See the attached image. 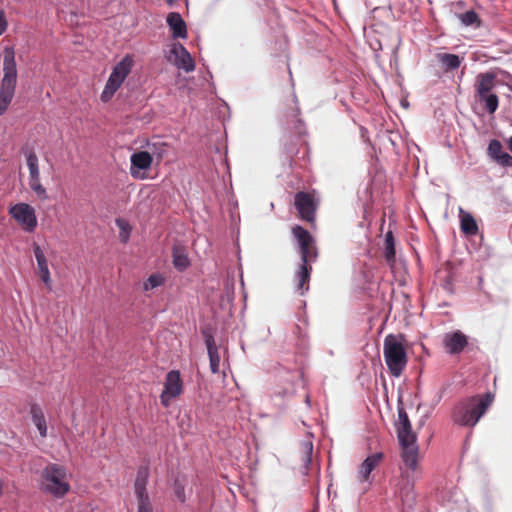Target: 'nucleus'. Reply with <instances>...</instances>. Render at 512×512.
Instances as JSON below:
<instances>
[{
	"mask_svg": "<svg viewBox=\"0 0 512 512\" xmlns=\"http://www.w3.org/2000/svg\"><path fill=\"white\" fill-rule=\"evenodd\" d=\"M292 232L297 239L301 257V265L295 275V279L297 281V290L303 294L304 291L308 290V286L304 287V285L310 279L311 267L309 263L315 261L317 258V251L314 245V239L306 229L298 225L293 228Z\"/></svg>",
	"mask_w": 512,
	"mask_h": 512,
	"instance_id": "nucleus-1",
	"label": "nucleus"
},
{
	"mask_svg": "<svg viewBox=\"0 0 512 512\" xmlns=\"http://www.w3.org/2000/svg\"><path fill=\"white\" fill-rule=\"evenodd\" d=\"M491 402L492 396L489 393L482 397L472 396L462 399L454 406L452 419L461 426H475Z\"/></svg>",
	"mask_w": 512,
	"mask_h": 512,
	"instance_id": "nucleus-2",
	"label": "nucleus"
},
{
	"mask_svg": "<svg viewBox=\"0 0 512 512\" xmlns=\"http://www.w3.org/2000/svg\"><path fill=\"white\" fill-rule=\"evenodd\" d=\"M17 84V65L13 47L4 49L3 77L0 84V115H3L11 103Z\"/></svg>",
	"mask_w": 512,
	"mask_h": 512,
	"instance_id": "nucleus-3",
	"label": "nucleus"
},
{
	"mask_svg": "<svg viewBox=\"0 0 512 512\" xmlns=\"http://www.w3.org/2000/svg\"><path fill=\"white\" fill-rule=\"evenodd\" d=\"M383 357L390 374L400 377L408 363L406 349L402 337L388 334L383 342Z\"/></svg>",
	"mask_w": 512,
	"mask_h": 512,
	"instance_id": "nucleus-4",
	"label": "nucleus"
},
{
	"mask_svg": "<svg viewBox=\"0 0 512 512\" xmlns=\"http://www.w3.org/2000/svg\"><path fill=\"white\" fill-rule=\"evenodd\" d=\"M42 490L55 498H63L70 491L69 475L64 466L50 463L41 474Z\"/></svg>",
	"mask_w": 512,
	"mask_h": 512,
	"instance_id": "nucleus-5",
	"label": "nucleus"
},
{
	"mask_svg": "<svg viewBox=\"0 0 512 512\" xmlns=\"http://www.w3.org/2000/svg\"><path fill=\"white\" fill-rule=\"evenodd\" d=\"M496 86V74L494 72L479 73L475 78V98L484 104L489 114L496 112L499 106L498 96L493 93Z\"/></svg>",
	"mask_w": 512,
	"mask_h": 512,
	"instance_id": "nucleus-6",
	"label": "nucleus"
},
{
	"mask_svg": "<svg viewBox=\"0 0 512 512\" xmlns=\"http://www.w3.org/2000/svg\"><path fill=\"white\" fill-rule=\"evenodd\" d=\"M133 65V57L127 54L113 67L100 95V99L103 102H108L112 99L116 91L121 87L122 83L131 72Z\"/></svg>",
	"mask_w": 512,
	"mask_h": 512,
	"instance_id": "nucleus-7",
	"label": "nucleus"
},
{
	"mask_svg": "<svg viewBox=\"0 0 512 512\" xmlns=\"http://www.w3.org/2000/svg\"><path fill=\"white\" fill-rule=\"evenodd\" d=\"M10 216L28 233L34 232L38 221L35 209L27 203H16L9 208Z\"/></svg>",
	"mask_w": 512,
	"mask_h": 512,
	"instance_id": "nucleus-8",
	"label": "nucleus"
},
{
	"mask_svg": "<svg viewBox=\"0 0 512 512\" xmlns=\"http://www.w3.org/2000/svg\"><path fill=\"white\" fill-rule=\"evenodd\" d=\"M26 164L29 170V187L41 200L48 199L45 187L40 182V171L38 157L34 150L27 149L25 152Z\"/></svg>",
	"mask_w": 512,
	"mask_h": 512,
	"instance_id": "nucleus-9",
	"label": "nucleus"
},
{
	"mask_svg": "<svg viewBox=\"0 0 512 512\" xmlns=\"http://www.w3.org/2000/svg\"><path fill=\"white\" fill-rule=\"evenodd\" d=\"M183 391V382L178 370H171L167 373L164 382V389L160 395V402L164 407H168L171 401L181 395Z\"/></svg>",
	"mask_w": 512,
	"mask_h": 512,
	"instance_id": "nucleus-10",
	"label": "nucleus"
},
{
	"mask_svg": "<svg viewBox=\"0 0 512 512\" xmlns=\"http://www.w3.org/2000/svg\"><path fill=\"white\" fill-rule=\"evenodd\" d=\"M446 353L458 355L468 345V337L460 330L445 333L442 340Z\"/></svg>",
	"mask_w": 512,
	"mask_h": 512,
	"instance_id": "nucleus-11",
	"label": "nucleus"
},
{
	"mask_svg": "<svg viewBox=\"0 0 512 512\" xmlns=\"http://www.w3.org/2000/svg\"><path fill=\"white\" fill-rule=\"evenodd\" d=\"M295 207L300 217L307 221L312 222L315 219V205L313 198L306 192H298L294 197Z\"/></svg>",
	"mask_w": 512,
	"mask_h": 512,
	"instance_id": "nucleus-12",
	"label": "nucleus"
},
{
	"mask_svg": "<svg viewBox=\"0 0 512 512\" xmlns=\"http://www.w3.org/2000/svg\"><path fill=\"white\" fill-rule=\"evenodd\" d=\"M171 54L174 56V64L185 72H192L195 63L187 49L180 43L172 45Z\"/></svg>",
	"mask_w": 512,
	"mask_h": 512,
	"instance_id": "nucleus-13",
	"label": "nucleus"
},
{
	"mask_svg": "<svg viewBox=\"0 0 512 512\" xmlns=\"http://www.w3.org/2000/svg\"><path fill=\"white\" fill-rule=\"evenodd\" d=\"M382 458V453H374L372 455H369L360 464L357 472V478L360 483H368V485H371L372 481L370 479V475L372 471L378 466Z\"/></svg>",
	"mask_w": 512,
	"mask_h": 512,
	"instance_id": "nucleus-14",
	"label": "nucleus"
},
{
	"mask_svg": "<svg viewBox=\"0 0 512 512\" xmlns=\"http://www.w3.org/2000/svg\"><path fill=\"white\" fill-rule=\"evenodd\" d=\"M150 477V469L148 465H141L137 470L134 481V494L137 500L150 499L147 485Z\"/></svg>",
	"mask_w": 512,
	"mask_h": 512,
	"instance_id": "nucleus-15",
	"label": "nucleus"
},
{
	"mask_svg": "<svg viewBox=\"0 0 512 512\" xmlns=\"http://www.w3.org/2000/svg\"><path fill=\"white\" fill-rule=\"evenodd\" d=\"M33 252H34V256L37 261V268H38L40 278L43 281V283L45 284V286L47 287V289L49 291H51L52 290V281H51V277H50L48 262L44 255V252L41 249V247L36 243H34V245H33Z\"/></svg>",
	"mask_w": 512,
	"mask_h": 512,
	"instance_id": "nucleus-16",
	"label": "nucleus"
},
{
	"mask_svg": "<svg viewBox=\"0 0 512 512\" xmlns=\"http://www.w3.org/2000/svg\"><path fill=\"white\" fill-rule=\"evenodd\" d=\"M130 173L136 177L141 170H147L152 164V155L149 151L135 152L130 157Z\"/></svg>",
	"mask_w": 512,
	"mask_h": 512,
	"instance_id": "nucleus-17",
	"label": "nucleus"
},
{
	"mask_svg": "<svg viewBox=\"0 0 512 512\" xmlns=\"http://www.w3.org/2000/svg\"><path fill=\"white\" fill-rule=\"evenodd\" d=\"M435 58L440 65L443 72L448 73L457 70L463 60L464 57H460L457 54L446 53V52H438L435 54Z\"/></svg>",
	"mask_w": 512,
	"mask_h": 512,
	"instance_id": "nucleus-18",
	"label": "nucleus"
},
{
	"mask_svg": "<svg viewBox=\"0 0 512 512\" xmlns=\"http://www.w3.org/2000/svg\"><path fill=\"white\" fill-rule=\"evenodd\" d=\"M205 345L209 356L210 370L213 374L219 372L220 355L213 335L204 333Z\"/></svg>",
	"mask_w": 512,
	"mask_h": 512,
	"instance_id": "nucleus-19",
	"label": "nucleus"
},
{
	"mask_svg": "<svg viewBox=\"0 0 512 512\" xmlns=\"http://www.w3.org/2000/svg\"><path fill=\"white\" fill-rule=\"evenodd\" d=\"M168 26L172 29L173 38H186L187 27L186 23L177 12H171L166 18Z\"/></svg>",
	"mask_w": 512,
	"mask_h": 512,
	"instance_id": "nucleus-20",
	"label": "nucleus"
},
{
	"mask_svg": "<svg viewBox=\"0 0 512 512\" xmlns=\"http://www.w3.org/2000/svg\"><path fill=\"white\" fill-rule=\"evenodd\" d=\"M460 228L465 235L474 236L478 233V225L471 213L459 209Z\"/></svg>",
	"mask_w": 512,
	"mask_h": 512,
	"instance_id": "nucleus-21",
	"label": "nucleus"
},
{
	"mask_svg": "<svg viewBox=\"0 0 512 512\" xmlns=\"http://www.w3.org/2000/svg\"><path fill=\"white\" fill-rule=\"evenodd\" d=\"M30 414L40 436L45 438L47 436V423L43 410L38 404H32L30 407Z\"/></svg>",
	"mask_w": 512,
	"mask_h": 512,
	"instance_id": "nucleus-22",
	"label": "nucleus"
},
{
	"mask_svg": "<svg viewBox=\"0 0 512 512\" xmlns=\"http://www.w3.org/2000/svg\"><path fill=\"white\" fill-rule=\"evenodd\" d=\"M402 461L404 465L415 471L418 465V446L417 445H409L402 447Z\"/></svg>",
	"mask_w": 512,
	"mask_h": 512,
	"instance_id": "nucleus-23",
	"label": "nucleus"
},
{
	"mask_svg": "<svg viewBox=\"0 0 512 512\" xmlns=\"http://www.w3.org/2000/svg\"><path fill=\"white\" fill-rule=\"evenodd\" d=\"M294 102L297 104V98L294 95ZM300 109L296 105L291 112L287 114V125L294 130L297 134L302 135L305 132L303 121L299 118Z\"/></svg>",
	"mask_w": 512,
	"mask_h": 512,
	"instance_id": "nucleus-24",
	"label": "nucleus"
},
{
	"mask_svg": "<svg viewBox=\"0 0 512 512\" xmlns=\"http://www.w3.org/2000/svg\"><path fill=\"white\" fill-rule=\"evenodd\" d=\"M397 493L404 504L411 505L415 501L414 483L407 478L399 486Z\"/></svg>",
	"mask_w": 512,
	"mask_h": 512,
	"instance_id": "nucleus-25",
	"label": "nucleus"
},
{
	"mask_svg": "<svg viewBox=\"0 0 512 512\" xmlns=\"http://www.w3.org/2000/svg\"><path fill=\"white\" fill-rule=\"evenodd\" d=\"M397 430V437L399 440V443L401 447L409 446V445H417L416 444V434L412 430L411 424L409 425V428H406L405 426H399L396 427Z\"/></svg>",
	"mask_w": 512,
	"mask_h": 512,
	"instance_id": "nucleus-26",
	"label": "nucleus"
},
{
	"mask_svg": "<svg viewBox=\"0 0 512 512\" xmlns=\"http://www.w3.org/2000/svg\"><path fill=\"white\" fill-rule=\"evenodd\" d=\"M173 265L178 271H184L190 265V260L184 249L174 247L172 251Z\"/></svg>",
	"mask_w": 512,
	"mask_h": 512,
	"instance_id": "nucleus-27",
	"label": "nucleus"
},
{
	"mask_svg": "<svg viewBox=\"0 0 512 512\" xmlns=\"http://www.w3.org/2000/svg\"><path fill=\"white\" fill-rule=\"evenodd\" d=\"M384 256L390 263L394 262L395 259V243L392 232H388L385 235V249Z\"/></svg>",
	"mask_w": 512,
	"mask_h": 512,
	"instance_id": "nucleus-28",
	"label": "nucleus"
},
{
	"mask_svg": "<svg viewBox=\"0 0 512 512\" xmlns=\"http://www.w3.org/2000/svg\"><path fill=\"white\" fill-rule=\"evenodd\" d=\"M505 152L502 151V144L497 139L490 140L487 148V155L490 159L497 162L500 155H503Z\"/></svg>",
	"mask_w": 512,
	"mask_h": 512,
	"instance_id": "nucleus-29",
	"label": "nucleus"
},
{
	"mask_svg": "<svg viewBox=\"0 0 512 512\" xmlns=\"http://www.w3.org/2000/svg\"><path fill=\"white\" fill-rule=\"evenodd\" d=\"M302 461L304 463L305 469L308 470L312 461L313 454V443L310 440H305L302 442Z\"/></svg>",
	"mask_w": 512,
	"mask_h": 512,
	"instance_id": "nucleus-30",
	"label": "nucleus"
},
{
	"mask_svg": "<svg viewBox=\"0 0 512 512\" xmlns=\"http://www.w3.org/2000/svg\"><path fill=\"white\" fill-rule=\"evenodd\" d=\"M165 282V278L160 273H154L151 274L147 280L143 283L144 290H152L155 289L161 285H163Z\"/></svg>",
	"mask_w": 512,
	"mask_h": 512,
	"instance_id": "nucleus-31",
	"label": "nucleus"
},
{
	"mask_svg": "<svg viewBox=\"0 0 512 512\" xmlns=\"http://www.w3.org/2000/svg\"><path fill=\"white\" fill-rule=\"evenodd\" d=\"M460 22L464 26H471L479 22V17L474 10H468L458 16Z\"/></svg>",
	"mask_w": 512,
	"mask_h": 512,
	"instance_id": "nucleus-32",
	"label": "nucleus"
},
{
	"mask_svg": "<svg viewBox=\"0 0 512 512\" xmlns=\"http://www.w3.org/2000/svg\"><path fill=\"white\" fill-rule=\"evenodd\" d=\"M149 152L151 155L161 159L166 152V145L161 142L148 143Z\"/></svg>",
	"mask_w": 512,
	"mask_h": 512,
	"instance_id": "nucleus-33",
	"label": "nucleus"
},
{
	"mask_svg": "<svg viewBox=\"0 0 512 512\" xmlns=\"http://www.w3.org/2000/svg\"><path fill=\"white\" fill-rule=\"evenodd\" d=\"M116 223L121 230L120 231L121 240L123 242H126L129 238V233H130V227H129L128 223L122 219H117Z\"/></svg>",
	"mask_w": 512,
	"mask_h": 512,
	"instance_id": "nucleus-34",
	"label": "nucleus"
},
{
	"mask_svg": "<svg viewBox=\"0 0 512 512\" xmlns=\"http://www.w3.org/2000/svg\"><path fill=\"white\" fill-rule=\"evenodd\" d=\"M409 417L403 407L398 408V421L396 423V427L399 426H405L406 428H409L410 425Z\"/></svg>",
	"mask_w": 512,
	"mask_h": 512,
	"instance_id": "nucleus-35",
	"label": "nucleus"
},
{
	"mask_svg": "<svg viewBox=\"0 0 512 512\" xmlns=\"http://www.w3.org/2000/svg\"><path fill=\"white\" fill-rule=\"evenodd\" d=\"M137 512H153V507L150 499L137 500Z\"/></svg>",
	"mask_w": 512,
	"mask_h": 512,
	"instance_id": "nucleus-36",
	"label": "nucleus"
},
{
	"mask_svg": "<svg viewBox=\"0 0 512 512\" xmlns=\"http://www.w3.org/2000/svg\"><path fill=\"white\" fill-rule=\"evenodd\" d=\"M502 167H512V156L505 152L503 155L499 156L497 162Z\"/></svg>",
	"mask_w": 512,
	"mask_h": 512,
	"instance_id": "nucleus-37",
	"label": "nucleus"
},
{
	"mask_svg": "<svg viewBox=\"0 0 512 512\" xmlns=\"http://www.w3.org/2000/svg\"><path fill=\"white\" fill-rule=\"evenodd\" d=\"M175 494L181 502H185L184 488L180 485H176Z\"/></svg>",
	"mask_w": 512,
	"mask_h": 512,
	"instance_id": "nucleus-38",
	"label": "nucleus"
},
{
	"mask_svg": "<svg viewBox=\"0 0 512 512\" xmlns=\"http://www.w3.org/2000/svg\"><path fill=\"white\" fill-rule=\"evenodd\" d=\"M7 22L4 16V12L0 11V36L6 31Z\"/></svg>",
	"mask_w": 512,
	"mask_h": 512,
	"instance_id": "nucleus-39",
	"label": "nucleus"
},
{
	"mask_svg": "<svg viewBox=\"0 0 512 512\" xmlns=\"http://www.w3.org/2000/svg\"><path fill=\"white\" fill-rule=\"evenodd\" d=\"M508 149L512 152V136L506 140Z\"/></svg>",
	"mask_w": 512,
	"mask_h": 512,
	"instance_id": "nucleus-40",
	"label": "nucleus"
},
{
	"mask_svg": "<svg viewBox=\"0 0 512 512\" xmlns=\"http://www.w3.org/2000/svg\"><path fill=\"white\" fill-rule=\"evenodd\" d=\"M2 493H3V482L0 479V495H2Z\"/></svg>",
	"mask_w": 512,
	"mask_h": 512,
	"instance_id": "nucleus-41",
	"label": "nucleus"
},
{
	"mask_svg": "<svg viewBox=\"0 0 512 512\" xmlns=\"http://www.w3.org/2000/svg\"><path fill=\"white\" fill-rule=\"evenodd\" d=\"M305 402L308 406H310V397L306 396Z\"/></svg>",
	"mask_w": 512,
	"mask_h": 512,
	"instance_id": "nucleus-42",
	"label": "nucleus"
},
{
	"mask_svg": "<svg viewBox=\"0 0 512 512\" xmlns=\"http://www.w3.org/2000/svg\"><path fill=\"white\" fill-rule=\"evenodd\" d=\"M168 2H172L173 0H167Z\"/></svg>",
	"mask_w": 512,
	"mask_h": 512,
	"instance_id": "nucleus-43",
	"label": "nucleus"
},
{
	"mask_svg": "<svg viewBox=\"0 0 512 512\" xmlns=\"http://www.w3.org/2000/svg\"><path fill=\"white\" fill-rule=\"evenodd\" d=\"M509 88H510V90L512 91V86H510Z\"/></svg>",
	"mask_w": 512,
	"mask_h": 512,
	"instance_id": "nucleus-44",
	"label": "nucleus"
}]
</instances>
